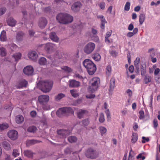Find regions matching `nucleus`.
Here are the masks:
<instances>
[{"label": "nucleus", "instance_id": "20e7f679", "mask_svg": "<svg viewBox=\"0 0 160 160\" xmlns=\"http://www.w3.org/2000/svg\"><path fill=\"white\" fill-rule=\"evenodd\" d=\"M38 100L44 110H48L50 109L49 105L47 104L49 100V97L48 95H40L38 97Z\"/></svg>", "mask_w": 160, "mask_h": 160}, {"label": "nucleus", "instance_id": "f704fd0d", "mask_svg": "<svg viewBox=\"0 0 160 160\" xmlns=\"http://www.w3.org/2000/svg\"><path fill=\"white\" fill-rule=\"evenodd\" d=\"M145 18V16L144 14H140L139 16V22L141 25H142L144 22Z\"/></svg>", "mask_w": 160, "mask_h": 160}, {"label": "nucleus", "instance_id": "4be33fe9", "mask_svg": "<svg viewBox=\"0 0 160 160\" xmlns=\"http://www.w3.org/2000/svg\"><path fill=\"white\" fill-rule=\"evenodd\" d=\"M115 79L114 78H111L110 82L109 89L110 91H112L113 90L115 87Z\"/></svg>", "mask_w": 160, "mask_h": 160}, {"label": "nucleus", "instance_id": "c756f323", "mask_svg": "<svg viewBox=\"0 0 160 160\" xmlns=\"http://www.w3.org/2000/svg\"><path fill=\"white\" fill-rule=\"evenodd\" d=\"M140 61V58L137 57L134 61V65L136 69L138 70L139 69V62Z\"/></svg>", "mask_w": 160, "mask_h": 160}, {"label": "nucleus", "instance_id": "680f3d73", "mask_svg": "<svg viewBox=\"0 0 160 160\" xmlns=\"http://www.w3.org/2000/svg\"><path fill=\"white\" fill-rule=\"evenodd\" d=\"M142 143H145L146 142V141L148 142L149 141V139L148 138H146L144 137H142Z\"/></svg>", "mask_w": 160, "mask_h": 160}, {"label": "nucleus", "instance_id": "4c0bfd02", "mask_svg": "<svg viewBox=\"0 0 160 160\" xmlns=\"http://www.w3.org/2000/svg\"><path fill=\"white\" fill-rule=\"evenodd\" d=\"M61 68L62 70L68 73L71 72L72 71L71 68L66 66L62 67Z\"/></svg>", "mask_w": 160, "mask_h": 160}, {"label": "nucleus", "instance_id": "473e14b6", "mask_svg": "<svg viewBox=\"0 0 160 160\" xmlns=\"http://www.w3.org/2000/svg\"><path fill=\"white\" fill-rule=\"evenodd\" d=\"M65 95L62 93H60L56 95L55 97V99L56 101L60 100L62 98L65 97Z\"/></svg>", "mask_w": 160, "mask_h": 160}, {"label": "nucleus", "instance_id": "423d86ee", "mask_svg": "<svg viewBox=\"0 0 160 160\" xmlns=\"http://www.w3.org/2000/svg\"><path fill=\"white\" fill-rule=\"evenodd\" d=\"M85 155L88 158L95 159L98 157L99 153L95 150L92 148H89L86 151Z\"/></svg>", "mask_w": 160, "mask_h": 160}, {"label": "nucleus", "instance_id": "c03bdc74", "mask_svg": "<svg viewBox=\"0 0 160 160\" xmlns=\"http://www.w3.org/2000/svg\"><path fill=\"white\" fill-rule=\"evenodd\" d=\"M112 71V68L111 66L109 65L107 66L106 69V73L108 76H109L111 74Z\"/></svg>", "mask_w": 160, "mask_h": 160}, {"label": "nucleus", "instance_id": "69168bd1", "mask_svg": "<svg viewBox=\"0 0 160 160\" xmlns=\"http://www.w3.org/2000/svg\"><path fill=\"white\" fill-rule=\"evenodd\" d=\"M126 92L128 94V95L129 97H131L132 95V91L129 89H128L126 91Z\"/></svg>", "mask_w": 160, "mask_h": 160}, {"label": "nucleus", "instance_id": "f8f14e48", "mask_svg": "<svg viewBox=\"0 0 160 160\" xmlns=\"http://www.w3.org/2000/svg\"><path fill=\"white\" fill-rule=\"evenodd\" d=\"M48 23V21L44 17L40 18L39 20L38 25L39 27L41 29L44 28Z\"/></svg>", "mask_w": 160, "mask_h": 160}, {"label": "nucleus", "instance_id": "39448f33", "mask_svg": "<svg viewBox=\"0 0 160 160\" xmlns=\"http://www.w3.org/2000/svg\"><path fill=\"white\" fill-rule=\"evenodd\" d=\"M53 84L52 81H42L39 82L38 85H41V90L43 92H48L51 89Z\"/></svg>", "mask_w": 160, "mask_h": 160}, {"label": "nucleus", "instance_id": "a878e982", "mask_svg": "<svg viewBox=\"0 0 160 160\" xmlns=\"http://www.w3.org/2000/svg\"><path fill=\"white\" fill-rule=\"evenodd\" d=\"M0 39L2 41H5L7 40V37L6 31L4 30L2 31L1 33L0 36Z\"/></svg>", "mask_w": 160, "mask_h": 160}, {"label": "nucleus", "instance_id": "6ab92c4d", "mask_svg": "<svg viewBox=\"0 0 160 160\" xmlns=\"http://www.w3.org/2000/svg\"><path fill=\"white\" fill-rule=\"evenodd\" d=\"M28 82L25 79L21 80L18 84L17 85V87L18 88H20L23 87H26L28 84Z\"/></svg>", "mask_w": 160, "mask_h": 160}, {"label": "nucleus", "instance_id": "3c124183", "mask_svg": "<svg viewBox=\"0 0 160 160\" xmlns=\"http://www.w3.org/2000/svg\"><path fill=\"white\" fill-rule=\"evenodd\" d=\"M142 68H141V74L142 76L145 75L146 72V69L144 67L142 68L143 66L142 65Z\"/></svg>", "mask_w": 160, "mask_h": 160}, {"label": "nucleus", "instance_id": "c9c22d12", "mask_svg": "<svg viewBox=\"0 0 160 160\" xmlns=\"http://www.w3.org/2000/svg\"><path fill=\"white\" fill-rule=\"evenodd\" d=\"M6 55V50L5 48L1 47L0 48V55L2 56H5Z\"/></svg>", "mask_w": 160, "mask_h": 160}, {"label": "nucleus", "instance_id": "a19ab883", "mask_svg": "<svg viewBox=\"0 0 160 160\" xmlns=\"http://www.w3.org/2000/svg\"><path fill=\"white\" fill-rule=\"evenodd\" d=\"M9 126L7 123H3L0 124V130H3L7 129L8 127Z\"/></svg>", "mask_w": 160, "mask_h": 160}, {"label": "nucleus", "instance_id": "dca6fc26", "mask_svg": "<svg viewBox=\"0 0 160 160\" xmlns=\"http://www.w3.org/2000/svg\"><path fill=\"white\" fill-rule=\"evenodd\" d=\"M54 46V45L52 43L48 42L46 43L44 46L45 50L48 52L52 51Z\"/></svg>", "mask_w": 160, "mask_h": 160}, {"label": "nucleus", "instance_id": "338daca9", "mask_svg": "<svg viewBox=\"0 0 160 160\" xmlns=\"http://www.w3.org/2000/svg\"><path fill=\"white\" fill-rule=\"evenodd\" d=\"M134 67L133 65H131L130 66L129 68V70L131 73H132L134 71Z\"/></svg>", "mask_w": 160, "mask_h": 160}, {"label": "nucleus", "instance_id": "bf43d9fd", "mask_svg": "<svg viewBox=\"0 0 160 160\" xmlns=\"http://www.w3.org/2000/svg\"><path fill=\"white\" fill-rule=\"evenodd\" d=\"M64 152L66 154H69L71 153L72 150L70 148H67L64 150Z\"/></svg>", "mask_w": 160, "mask_h": 160}, {"label": "nucleus", "instance_id": "6e6d98bb", "mask_svg": "<svg viewBox=\"0 0 160 160\" xmlns=\"http://www.w3.org/2000/svg\"><path fill=\"white\" fill-rule=\"evenodd\" d=\"M86 96L87 98L91 99L94 98L95 95L94 94H90L86 95Z\"/></svg>", "mask_w": 160, "mask_h": 160}, {"label": "nucleus", "instance_id": "0e129e2a", "mask_svg": "<svg viewBox=\"0 0 160 160\" xmlns=\"http://www.w3.org/2000/svg\"><path fill=\"white\" fill-rule=\"evenodd\" d=\"M134 29L133 25L132 23H131L129 25L128 28V29L129 30L131 31Z\"/></svg>", "mask_w": 160, "mask_h": 160}, {"label": "nucleus", "instance_id": "9d476101", "mask_svg": "<svg viewBox=\"0 0 160 160\" xmlns=\"http://www.w3.org/2000/svg\"><path fill=\"white\" fill-rule=\"evenodd\" d=\"M71 131L68 130L60 129L57 131V133L61 138H65L67 136L69 135Z\"/></svg>", "mask_w": 160, "mask_h": 160}, {"label": "nucleus", "instance_id": "2f4dec72", "mask_svg": "<svg viewBox=\"0 0 160 160\" xmlns=\"http://www.w3.org/2000/svg\"><path fill=\"white\" fill-rule=\"evenodd\" d=\"M138 139V135L135 133H133L132 136L131 142L132 143H135L137 141Z\"/></svg>", "mask_w": 160, "mask_h": 160}, {"label": "nucleus", "instance_id": "f3484780", "mask_svg": "<svg viewBox=\"0 0 160 160\" xmlns=\"http://www.w3.org/2000/svg\"><path fill=\"white\" fill-rule=\"evenodd\" d=\"M50 38L53 41L58 42L59 41V38L54 32H52L49 34Z\"/></svg>", "mask_w": 160, "mask_h": 160}, {"label": "nucleus", "instance_id": "603ef678", "mask_svg": "<svg viewBox=\"0 0 160 160\" xmlns=\"http://www.w3.org/2000/svg\"><path fill=\"white\" fill-rule=\"evenodd\" d=\"M137 158L140 160H143L145 159V156H143L142 153H140L137 156Z\"/></svg>", "mask_w": 160, "mask_h": 160}, {"label": "nucleus", "instance_id": "6e6552de", "mask_svg": "<svg viewBox=\"0 0 160 160\" xmlns=\"http://www.w3.org/2000/svg\"><path fill=\"white\" fill-rule=\"evenodd\" d=\"M95 47V44L90 42L87 43L84 47V51L87 54H89L94 50Z\"/></svg>", "mask_w": 160, "mask_h": 160}, {"label": "nucleus", "instance_id": "7ed1b4c3", "mask_svg": "<svg viewBox=\"0 0 160 160\" xmlns=\"http://www.w3.org/2000/svg\"><path fill=\"white\" fill-rule=\"evenodd\" d=\"M90 83L88 90L89 92L93 93L97 91L99 87L100 83V79L98 77H94L91 79Z\"/></svg>", "mask_w": 160, "mask_h": 160}, {"label": "nucleus", "instance_id": "79ce46f5", "mask_svg": "<svg viewBox=\"0 0 160 160\" xmlns=\"http://www.w3.org/2000/svg\"><path fill=\"white\" fill-rule=\"evenodd\" d=\"M99 129L102 135H103L105 133L107 132L106 128L103 126H100L99 127Z\"/></svg>", "mask_w": 160, "mask_h": 160}, {"label": "nucleus", "instance_id": "13d9d810", "mask_svg": "<svg viewBox=\"0 0 160 160\" xmlns=\"http://www.w3.org/2000/svg\"><path fill=\"white\" fill-rule=\"evenodd\" d=\"M105 112L107 115V119L108 120L110 119L111 118L109 110L108 109L106 110Z\"/></svg>", "mask_w": 160, "mask_h": 160}, {"label": "nucleus", "instance_id": "37998d69", "mask_svg": "<svg viewBox=\"0 0 160 160\" xmlns=\"http://www.w3.org/2000/svg\"><path fill=\"white\" fill-rule=\"evenodd\" d=\"M19 150L17 149H14L13 150L12 155L14 157H16L19 155Z\"/></svg>", "mask_w": 160, "mask_h": 160}, {"label": "nucleus", "instance_id": "f03ea898", "mask_svg": "<svg viewBox=\"0 0 160 160\" xmlns=\"http://www.w3.org/2000/svg\"><path fill=\"white\" fill-rule=\"evenodd\" d=\"M83 65L86 68L88 74L90 75H93L96 70L95 65L88 59H86L83 61Z\"/></svg>", "mask_w": 160, "mask_h": 160}, {"label": "nucleus", "instance_id": "c85d7f7f", "mask_svg": "<svg viewBox=\"0 0 160 160\" xmlns=\"http://www.w3.org/2000/svg\"><path fill=\"white\" fill-rule=\"evenodd\" d=\"M92 58L96 61H98L101 59L100 55L98 53H96L93 54L92 56Z\"/></svg>", "mask_w": 160, "mask_h": 160}, {"label": "nucleus", "instance_id": "4468645a", "mask_svg": "<svg viewBox=\"0 0 160 160\" xmlns=\"http://www.w3.org/2000/svg\"><path fill=\"white\" fill-rule=\"evenodd\" d=\"M28 56L29 58L34 61H36L38 57L37 53L35 51L29 52L28 54Z\"/></svg>", "mask_w": 160, "mask_h": 160}, {"label": "nucleus", "instance_id": "a18cd8bd", "mask_svg": "<svg viewBox=\"0 0 160 160\" xmlns=\"http://www.w3.org/2000/svg\"><path fill=\"white\" fill-rule=\"evenodd\" d=\"M99 120V121L101 123H102L104 121L105 118L103 113L100 114Z\"/></svg>", "mask_w": 160, "mask_h": 160}, {"label": "nucleus", "instance_id": "393cba45", "mask_svg": "<svg viewBox=\"0 0 160 160\" xmlns=\"http://www.w3.org/2000/svg\"><path fill=\"white\" fill-rule=\"evenodd\" d=\"M38 62L40 65H44L46 64L47 61L45 58L42 57L39 58L38 60Z\"/></svg>", "mask_w": 160, "mask_h": 160}, {"label": "nucleus", "instance_id": "b1692460", "mask_svg": "<svg viewBox=\"0 0 160 160\" xmlns=\"http://www.w3.org/2000/svg\"><path fill=\"white\" fill-rule=\"evenodd\" d=\"M2 146L6 150H8L11 149V146L9 143L7 141H4L2 143Z\"/></svg>", "mask_w": 160, "mask_h": 160}, {"label": "nucleus", "instance_id": "de8ad7c7", "mask_svg": "<svg viewBox=\"0 0 160 160\" xmlns=\"http://www.w3.org/2000/svg\"><path fill=\"white\" fill-rule=\"evenodd\" d=\"M70 93L72 96L74 97H77L78 94L76 93V91L74 89L71 90L70 91Z\"/></svg>", "mask_w": 160, "mask_h": 160}, {"label": "nucleus", "instance_id": "2eb2a0df", "mask_svg": "<svg viewBox=\"0 0 160 160\" xmlns=\"http://www.w3.org/2000/svg\"><path fill=\"white\" fill-rule=\"evenodd\" d=\"M69 86L71 87H77L80 86V82L75 80H69Z\"/></svg>", "mask_w": 160, "mask_h": 160}, {"label": "nucleus", "instance_id": "a211bd4d", "mask_svg": "<svg viewBox=\"0 0 160 160\" xmlns=\"http://www.w3.org/2000/svg\"><path fill=\"white\" fill-rule=\"evenodd\" d=\"M88 113V111L85 110L80 109L78 110L77 112L78 117L81 119L83 118L84 115Z\"/></svg>", "mask_w": 160, "mask_h": 160}, {"label": "nucleus", "instance_id": "4d7b16f0", "mask_svg": "<svg viewBox=\"0 0 160 160\" xmlns=\"http://www.w3.org/2000/svg\"><path fill=\"white\" fill-rule=\"evenodd\" d=\"M105 41L106 43L110 44L112 42V40H110L109 39V38H105Z\"/></svg>", "mask_w": 160, "mask_h": 160}, {"label": "nucleus", "instance_id": "72a5a7b5", "mask_svg": "<svg viewBox=\"0 0 160 160\" xmlns=\"http://www.w3.org/2000/svg\"><path fill=\"white\" fill-rule=\"evenodd\" d=\"M145 77L144 79V83L147 84L150 82L151 81V78L148 75H144Z\"/></svg>", "mask_w": 160, "mask_h": 160}, {"label": "nucleus", "instance_id": "864d4df0", "mask_svg": "<svg viewBox=\"0 0 160 160\" xmlns=\"http://www.w3.org/2000/svg\"><path fill=\"white\" fill-rule=\"evenodd\" d=\"M105 3L104 2H101L99 4V6L100 8L102 10L104 9L105 7Z\"/></svg>", "mask_w": 160, "mask_h": 160}, {"label": "nucleus", "instance_id": "412c9836", "mask_svg": "<svg viewBox=\"0 0 160 160\" xmlns=\"http://www.w3.org/2000/svg\"><path fill=\"white\" fill-rule=\"evenodd\" d=\"M16 22V21L13 18L11 17L9 18L7 21L8 25L11 27L15 26Z\"/></svg>", "mask_w": 160, "mask_h": 160}, {"label": "nucleus", "instance_id": "58836bf2", "mask_svg": "<svg viewBox=\"0 0 160 160\" xmlns=\"http://www.w3.org/2000/svg\"><path fill=\"white\" fill-rule=\"evenodd\" d=\"M37 130L36 128L34 126H31L29 127L27 129L28 132H34Z\"/></svg>", "mask_w": 160, "mask_h": 160}, {"label": "nucleus", "instance_id": "9b49d317", "mask_svg": "<svg viewBox=\"0 0 160 160\" xmlns=\"http://www.w3.org/2000/svg\"><path fill=\"white\" fill-rule=\"evenodd\" d=\"M8 137L12 140H15L18 137V132L14 130H11L8 132Z\"/></svg>", "mask_w": 160, "mask_h": 160}, {"label": "nucleus", "instance_id": "ea45409f", "mask_svg": "<svg viewBox=\"0 0 160 160\" xmlns=\"http://www.w3.org/2000/svg\"><path fill=\"white\" fill-rule=\"evenodd\" d=\"M82 125L83 126H87L89 123L90 120L88 118H86L81 122Z\"/></svg>", "mask_w": 160, "mask_h": 160}, {"label": "nucleus", "instance_id": "e2e57ef3", "mask_svg": "<svg viewBox=\"0 0 160 160\" xmlns=\"http://www.w3.org/2000/svg\"><path fill=\"white\" fill-rule=\"evenodd\" d=\"M110 54L113 57L116 56L118 53L115 51H112L110 52Z\"/></svg>", "mask_w": 160, "mask_h": 160}, {"label": "nucleus", "instance_id": "0eeeda50", "mask_svg": "<svg viewBox=\"0 0 160 160\" xmlns=\"http://www.w3.org/2000/svg\"><path fill=\"white\" fill-rule=\"evenodd\" d=\"M73 112V109L71 108L66 107L59 108L56 112V114L59 117L61 115L72 113Z\"/></svg>", "mask_w": 160, "mask_h": 160}, {"label": "nucleus", "instance_id": "7c9ffc66", "mask_svg": "<svg viewBox=\"0 0 160 160\" xmlns=\"http://www.w3.org/2000/svg\"><path fill=\"white\" fill-rule=\"evenodd\" d=\"M77 140V138L74 136H71L68 137V141L70 143L76 142Z\"/></svg>", "mask_w": 160, "mask_h": 160}, {"label": "nucleus", "instance_id": "052dcab7", "mask_svg": "<svg viewBox=\"0 0 160 160\" xmlns=\"http://www.w3.org/2000/svg\"><path fill=\"white\" fill-rule=\"evenodd\" d=\"M154 128H156L158 126V121L156 119H154L153 121Z\"/></svg>", "mask_w": 160, "mask_h": 160}, {"label": "nucleus", "instance_id": "8fccbe9b", "mask_svg": "<svg viewBox=\"0 0 160 160\" xmlns=\"http://www.w3.org/2000/svg\"><path fill=\"white\" fill-rule=\"evenodd\" d=\"M6 11V8L5 7H1L0 8V16L4 14Z\"/></svg>", "mask_w": 160, "mask_h": 160}, {"label": "nucleus", "instance_id": "bb28decb", "mask_svg": "<svg viewBox=\"0 0 160 160\" xmlns=\"http://www.w3.org/2000/svg\"><path fill=\"white\" fill-rule=\"evenodd\" d=\"M138 29L137 28H135L132 32H129L127 34V36L128 37H131L136 34L138 32Z\"/></svg>", "mask_w": 160, "mask_h": 160}, {"label": "nucleus", "instance_id": "09e8293b", "mask_svg": "<svg viewBox=\"0 0 160 160\" xmlns=\"http://www.w3.org/2000/svg\"><path fill=\"white\" fill-rule=\"evenodd\" d=\"M130 3L129 2H126L125 7L124 10H125L128 11L130 9Z\"/></svg>", "mask_w": 160, "mask_h": 160}, {"label": "nucleus", "instance_id": "aec40b11", "mask_svg": "<svg viewBox=\"0 0 160 160\" xmlns=\"http://www.w3.org/2000/svg\"><path fill=\"white\" fill-rule=\"evenodd\" d=\"M24 35V33L22 31L18 32L16 36L17 40L18 41H21Z\"/></svg>", "mask_w": 160, "mask_h": 160}, {"label": "nucleus", "instance_id": "f257e3e1", "mask_svg": "<svg viewBox=\"0 0 160 160\" xmlns=\"http://www.w3.org/2000/svg\"><path fill=\"white\" fill-rule=\"evenodd\" d=\"M56 18L59 23L63 24H68L73 20V17L66 13H59L57 15Z\"/></svg>", "mask_w": 160, "mask_h": 160}, {"label": "nucleus", "instance_id": "5701e85b", "mask_svg": "<svg viewBox=\"0 0 160 160\" xmlns=\"http://www.w3.org/2000/svg\"><path fill=\"white\" fill-rule=\"evenodd\" d=\"M24 120L23 117L21 115H19L16 117V122L18 124L22 123Z\"/></svg>", "mask_w": 160, "mask_h": 160}, {"label": "nucleus", "instance_id": "49530a36", "mask_svg": "<svg viewBox=\"0 0 160 160\" xmlns=\"http://www.w3.org/2000/svg\"><path fill=\"white\" fill-rule=\"evenodd\" d=\"M73 77L76 79L82 80L83 79L82 77L78 73H76L73 75Z\"/></svg>", "mask_w": 160, "mask_h": 160}, {"label": "nucleus", "instance_id": "1a4fd4ad", "mask_svg": "<svg viewBox=\"0 0 160 160\" xmlns=\"http://www.w3.org/2000/svg\"><path fill=\"white\" fill-rule=\"evenodd\" d=\"M82 6V4L80 2H76L72 5L71 9L73 12H77L79 11Z\"/></svg>", "mask_w": 160, "mask_h": 160}, {"label": "nucleus", "instance_id": "ddd939ff", "mask_svg": "<svg viewBox=\"0 0 160 160\" xmlns=\"http://www.w3.org/2000/svg\"><path fill=\"white\" fill-rule=\"evenodd\" d=\"M34 70L32 67L28 66L25 67L23 70L24 73L27 75H32L33 72Z\"/></svg>", "mask_w": 160, "mask_h": 160}, {"label": "nucleus", "instance_id": "5fc2aeb1", "mask_svg": "<svg viewBox=\"0 0 160 160\" xmlns=\"http://www.w3.org/2000/svg\"><path fill=\"white\" fill-rule=\"evenodd\" d=\"M139 113L140 114L139 117V119H142L143 118L144 116V111L142 110H140L139 112Z\"/></svg>", "mask_w": 160, "mask_h": 160}, {"label": "nucleus", "instance_id": "e433bc0d", "mask_svg": "<svg viewBox=\"0 0 160 160\" xmlns=\"http://www.w3.org/2000/svg\"><path fill=\"white\" fill-rule=\"evenodd\" d=\"M13 57L14 58L16 61L20 59L21 57V54L20 53L18 52L15 53L13 55Z\"/></svg>", "mask_w": 160, "mask_h": 160}, {"label": "nucleus", "instance_id": "774afa93", "mask_svg": "<svg viewBox=\"0 0 160 160\" xmlns=\"http://www.w3.org/2000/svg\"><path fill=\"white\" fill-rule=\"evenodd\" d=\"M28 32L29 35L31 36H33L35 34V32L32 30H29Z\"/></svg>", "mask_w": 160, "mask_h": 160}, {"label": "nucleus", "instance_id": "cd10ccee", "mask_svg": "<svg viewBox=\"0 0 160 160\" xmlns=\"http://www.w3.org/2000/svg\"><path fill=\"white\" fill-rule=\"evenodd\" d=\"M24 156L28 158H31L32 157L33 153L32 152L29 150H26L24 152Z\"/></svg>", "mask_w": 160, "mask_h": 160}]
</instances>
